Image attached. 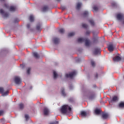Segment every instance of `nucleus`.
<instances>
[{
  "instance_id": "obj_1",
  "label": "nucleus",
  "mask_w": 124,
  "mask_h": 124,
  "mask_svg": "<svg viewBox=\"0 0 124 124\" xmlns=\"http://www.w3.org/2000/svg\"><path fill=\"white\" fill-rule=\"evenodd\" d=\"M62 114H66L68 112H71V108L68 105H63L60 109Z\"/></svg>"
},
{
  "instance_id": "obj_2",
  "label": "nucleus",
  "mask_w": 124,
  "mask_h": 124,
  "mask_svg": "<svg viewBox=\"0 0 124 124\" xmlns=\"http://www.w3.org/2000/svg\"><path fill=\"white\" fill-rule=\"evenodd\" d=\"M78 42L79 43H82V42H85V46H90L91 43H90V41L88 38H79L78 39Z\"/></svg>"
},
{
  "instance_id": "obj_3",
  "label": "nucleus",
  "mask_w": 124,
  "mask_h": 124,
  "mask_svg": "<svg viewBox=\"0 0 124 124\" xmlns=\"http://www.w3.org/2000/svg\"><path fill=\"white\" fill-rule=\"evenodd\" d=\"M75 75H76V72L74 71L69 74H66L65 77H66V78H72V77H74Z\"/></svg>"
},
{
  "instance_id": "obj_4",
  "label": "nucleus",
  "mask_w": 124,
  "mask_h": 124,
  "mask_svg": "<svg viewBox=\"0 0 124 124\" xmlns=\"http://www.w3.org/2000/svg\"><path fill=\"white\" fill-rule=\"evenodd\" d=\"M0 14H1L4 18H7V17L9 16L8 13L4 12L2 9H0Z\"/></svg>"
},
{
  "instance_id": "obj_5",
  "label": "nucleus",
  "mask_w": 124,
  "mask_h": 124,
  "mask_svg": "<svg viewBox=\"0 0 124 124\" xmlns=\"http://www.w3.org/2000/svg\"><path fill=\"white\" fill-rule=\"evenodd\" d=\"M108 48L109 52H112L114 51V45L113 44H110L108 46Z\"/></svg>"
},
{
  "instance_id": "obj_6",
  "label": "nucleus",
  "mask_w": 124,
  "mask_h": 124,
  "mask_svg": "<svg viewBox=\"0 0 124 124\" xmlns=\"http://www.w3.org/2000/svg\"><path fill=\"white\" fill-rule=\"evenodd\" d=\"M14 82L16 85H20L22 83V80H21L20 78H16L14 79Z\"/></svg>"
},
{
  "instance_id": "obj_7",
  "label": "nucleus",
  "mask_w": 124,
  "mask_h": 124,
  "mask_svg": "<svg viewBox=\"0 0 124 124\" xmlns=\"http://www.w3.org/2000/svg\"><path fill=\"white\" fill-rule=\"evenodd\" d=\"M36 30L38 31H41L42 28H41V24L40 23H38L36 27Z\"/></svg>"
},
{
  "instance_id": "obj_8",
  "label": "nucleus",
  "mask_w": 124,
  "mask_h": 124,
  "mask_svg": "<svg viewBox=\"0 0 124 124\" xmlns=\"http://www.w3.org/2000/svg\"><path fill=\"white\" fill-rule=\"evenodd\" d=\"M100 53V48H95L93 51L94 55H97Z\"/></svg>"
},
{
  "instance_id": "obj_9",
  "label": "nucleus",
  "mask_w": 124,
  "mask_h": 124,
  "mask_svg": "<svg viewBox=\"0 0 124 124\" xmlns=\"http://www.w3.org/2000/svg\"><path fill=\"white\" fill-rule=\"evenodd\" d=\"M117 19H118L119 21H121V20H123V19H124V16L122 14H117Z\"/></svg>"
},
{
  "instance_id": "obj_10",
  "label": "nucleus",
  "mask_w": 124,
  "mask_h": 124,
  "mask_svg": "<svg viewBox=\"0 0 124 124\" xmlns=\"http://www.w3.org/2000/svg\"><path fill=\"white\" fill-rule=\"evenodd\" d=\"M121 60L122 58L119 56H117L113 58L114 62H120V61H121Z\"/></svg>"
},
{
  "instance_id": "obj_11",
  "label": "nucleus",
  "mask_w": 124,
  "mask_h": 124,
  "mask_svg": "<svg viewBox=\"0 0 124 124\" xmlns=\"http://www.w3.org/2000/svg\"><path fill=\"white\" fill-rule=\"evenodd\" d=\"M53 42L54 44H59L60 42V39H59L58 38H53Z\"/></svg>"
},
{
  "instance_id": "obj_12",
  "label": "nucleus",
  "mask_w": 124,
  "mask_h": 124,
  "mask_svg": "<svg viewBox=\"0 0 124 124\" xmlns=\"http://www.w3.org/2000/svg\"><path fill=\"white\" fill-rule=\"evenodd\" d=\"M44 115H48L49 114V109L47 108H45L44 109Z\"/></svg>"
},
{
  "instance_id": "obj_13",
  "label": "nucleus",
  "mask_w": 124,
  "mask_h": 124,
  "mask_svg": "<svg viewBox=\"0 0 124 124\" xmlns=\"http://www.w3.org/2000/svg\"><path fill=\"white\" fill-rule=\"evenodd\" d=\"M108 117H109L108 113H105V114H102V118H103V119L104 120H106V119H107V118H108Z\"/></svg>"
},
{
  "instance_id": "obj_14",
  "label": "nucleus",
  "mask_w": 124,
  "mask_h": 124,
  "mask_svg": "<svg viewBox=\"0 0 124 124\" xmlns=\"http://www.w3.org/2000/svg\"><path fill=\"white\" fill-rule=\"evenodd\" d=\"M89 16V12L85 11L84 12H83V14H82V16L83 17H87V16Z\"/></svg>"
},
{
  "instance_id": "obj_15",
  "label": "nucleus",
  "mask_w": 124,
  "mask_h": 124,
  "mask_svg": "<svg viewBox=\"0 0 124 124\" xmlns=\"http://www.w3.org/2000/svg\"><path fill=\"white\" fill-rule=\"evenodd\" d=\"M119 108H124V102H121L118 105Z\"/></svg>"
},
{
  "instance_id": "obj_16",
  "label": "nucleus",
  "mask_w": 124,
  "mask_h": 124,
  "mask_svg": "<svg viewBox=\"0 0 124 124\" xmlns=\"http://www.w3.org/2000/svg\"><path fill=\"white\" fill-rule=\"evenodd\" d=\"M94 113L95 114H96V115H99V114L101 113V110L99 109H96L94 110Z\"/></svg>"
},
{
  "instance_id": "obj_17",
  "label": "nucleus",
  "mask_w": 124,
  "mask_h": 124,
  "mask_svg": "<svg viewBox=\"0 0 124 124\" xmlns=\"http://www.w3.org/2000/svg\"><path fill=\"white\" fill-rule=\"evenodd\" d=\"M32 55L34 58H35V59H38V58H39V55L36 52H33Z\"/></svg>"
},
{
  "instance_id": "obj_18",
  "label": "nucleus",
  "mask_w": 124,
  "mask_h": 124,
  "mask_svg": "<svg viewBox=\"0 0 124 124\" xmlns=\"http://www.w3.org/2000/svg\"><path fill=\"white\" fill-rule=\"evenodd\" d=\"M111 101L113 102H116V101H118V96H114L113 97H112Z\"/></svg>"
},
{
  "instance_id": "obj_19",
  "label": "nucleus",
  "mask_w": 124,
  "mask_h": 124,
  "mask_svg": "<svg viewBox=\"0 0 124 124\" xmlns=\"http://www.w3.org/2000/svg\"><path fill=\"white\" fill-rule=\"evenodd\" d=\"M89 23L92 27H94V21L93 19L89 20Z\"/></svg>"
},
{
  "instance_id": "obj_20",
  "label": "nucleus",
  "mask_w": 124,
  "mask_h": 124,
  "mask_svg": "<svg viewBox=\"0 0 124 124\" xmlns=\"http://www.w3.org/2000/svg\"><path fill=\"white\" fill-rule=\"evenodd\" d=\"M29 20H30V22H33V21L34 20L33 16H32V15L30 16V17H29Z\"/></svg>"
},
{
  "instance_id": "obj_21",
  "label": "nucleus",
  "mask_w": 124,
  "mask_h": 124,
  "mask_svg": "<svg viewBox=\"0 0 124 124\" xmlns=\"http://www.w3.org/2000/svg\"><path fill=\"white\" fill-rule=\"evenodd\" d=\"M81 5H82V3L80 2L78 3L77 4V9H80Z\"/></svg>"
},
{
  "instance_id": "obj_22",
  "label": "nucleus",
  "mask_w": 124,
  "mask_h": 124,
  "mask_svg": "<svg viewBox=\"0 0 124 124\" xmlns=\"http://www.w3.org/2000/svg\"><path fill=\"white\" fill-rule=\"evenodd\" d=\"M61 93L63 96H65V95H66V94H65V92H64V89L62 88L61 89Z\"/></svg>"
},
{
  "instance_id": "obj_23",
  "label": "nucleus",
  "mask_w": 124,
  "mask_h": 124,
  "mask_svg": "<svg viewBox=\"0 0 124 124\" xmlns=\"http://www.w3.org/2000/svg\"><path fill=\"white\" fill-rule=\"evenodd\" d=\"M16 10V7L14 6H11L10 7V11H15Z\"/></svg>"
},
{
  "instance_id": "obj_24",
  "label": "nucleus",
  "mask_w": 124,
  "mask_h": 124,
  "mask_svg": "<svg viewBox=\"0 0 124 124\" xmlns=\"http://www.w3.org/2000/svg\"><path fill=\"white\" fill-rule=\"evenodd\" d=\"M19 109H20V110H23V109H24V104L22 103L19 104Z\"/></svg>"
},
{
  "instance_id": "obj_25",
  "label": "nucleus",
  "mask_w": 124,
  "mask_h": 124,
  "mask_svg": "<svg viewBox=\"0 0 124 124\" xmlns=\"http://www.w3.org/2000/svg\"><path fill=\"white\" fill-rule=\"evenodd\" d=\"M82 27L84 29H88L89 26L88 25H87L86 24L83 23L82 24Z\"/></svg>"
},
{
  "instance_id": "obj_26",
  "label": "nucleus",
  "mask_w": 124,
  "mask_h": 124,
  "mask_svg": "<svg viewBox=\"0 0 124 124\" xmlns=\"http://www.w3.org/2000/svg\"><path fill=\"white\" fill-rule=\"evenodd\" d=\"M91 63L93 67H94V66H95V62H94V61H93V60H91Z\"/></svg>"
},
{
  "instance_id": "obj_27",
  "label": "nucleus",
  "mask_w": 124,
  "mask_h": 124,
  "mask_svg": "<svg viewBox=\"0 0 124 124\" xmlns=\"http://www.w3.org/2000/svg\"><path fill=\"white\" fill-rule=\"evenodd\" d=\"M81 115L83 117H86V116H87V112H86V111H82L81 112Z\"/></svg>"
},
{
  "instance_id": "obj_28",
  "label": "nucleus",
  "mask_w": 124,
  "mask_h": 124,
  "mask_svg": "<svg viewBox=\"0 0 124 124\" xmlns=\"http://www.w3.org/2000/svg\"><path fill=\"white\" fill-rule=\"evenodd\" d=\"M47 10H48V6H45L44 7H43V11L44 12H45V11H47Z\"/></svg>"
},
{
  "instance_id": "obj_29",
  "label": "nucleus",
  "mask_w": 124,
  "mask_h": 124,
  "mask_svg": "<svg viewBox=\"0 0 124 124\" xmlns=\"http://www.w3.org/2000/svg\"><path fill=\"white\" fill-rule=\"evenodd\" d=\"M75 34V33L74 32L69 33L68 34V36L69 37H70L71 36H73Z\"/></svg>"
},
{
  "instance_id": "obj_30",
  "label": "nucleus",
  "mask_w": 124,
  "mask_h": 124,
  "mask_svg": "<svg viewBox=\"0 0 124 124\" xmlns=\"http://www.w3.org/2000/svg\"><path fill=\"white\" fill-rule=\"evenodd\" d=\"M53 76L54 78H57V77H58V74H57V72H56V71L53 72Z\"/></svg>"
},
{
  "instance_id": "obj_31",
  "label": "nucleus",
  "mask_w": 124,
  "mask_h": 124,
  "mask_svg": "<svg viewBox=\"0 0 124 124\" xmlns=\"http://www.w3.org/2000/svg\"><path fill=\"white\" fill-rule=\"evenodd\" d=\"M59 32H60V33H63L64 32V29H60Z\"/></svg>"
},
{
  "instance_id": "obj_32",
  "label": "nucleus",
  "mask_w": 124,
  "mask_h": 124,
  "mask_svg": "<svg viewBox=\"0 0 124 124\" xmlns=\"http://www.w3.org/2000/svg\"><path fill=\"white\" fill-rule=\"evenodd\" d=\"M93 9L94 11H97L98 10V7H97L96 6H95L93 7Z\"/></svg>"
},
{
  "instance_id": "obj_33",
  "label": "nucleus",
  "mask_w": 124,
  "mask_h": 124,
  "mask_svg": "<svg viewBox=\"0 0 124 124\" xmlns=\"http://www.w3.org/2000/svg\"><path fill=\"white\" fill-rule=\"evenodd\" d=\"M4 92V89H3V88H0V93H3Z\"/></svg>"
},
{
  "instance_id": "obj_34",
  "label": "nucleus",
  "mask_w": 124,
  "mask_h": 124,
  "mask_svg": "<svg viewBox=\"0 0 124 124\" xmlns=\"http://www.w3.org/2000/svg\"><path fill=\"white\" fill-rule=\"evenodd\" d=\"M3 95H7L8 94V91H6L5 92H3Z\"/></svg>"
},
{
  "instance_id": "obj_35",
  "label": "nucleus",
  "mask_w": 124,
  "mask_h": 124,
  "mask_svg": "<svg viewBox=\"0 0 124 124\" xmlns=\"http://www.w3.org/2000/svg\"><path fill=\"white\" fill-rule=\"evenodd\" d=\"M49 124H59V121H55L54 122H50Z\"/></svg>"
},
{
  "instance_id": "obj_36",
  "label": "nucleus",
  "mask_w": 124,
  "mask_h": 124,
  "mask_svg": "<svg viewBox=\"0 0 124 124\" xmlns=\"http://www.w3.org/2000/svg\"><path fill=\"white\" fill-rule=\"evenodd\" d=\"M27 74H30V73H31V68H28L27 69Z\"/></svg>"
},
{
  "instance_id": "obj_37",
  "label": "nucleus",
  "mask_w": 124,
  "mask_h": 124,
  "mask_svg": "<svg viewBox=\"0 0 124 124\" xmlns=\"http://www.w3.org/2000/svg\"><path fill=\"white\" fill-rule=\"evenodd\" d=\"M25 118L26 121H28V120H29V118H30V117H29V115L26 114V115H25Z\"/></svg>"
},
{
  "instance_id": "obj_38",
  "label": "nucleus",
  "mask_w": 124,
  "mask_h": 124,
  "mask_svg": "<svg viewBox=\"0 0 124 124\" xmlns=\"http://www.w3.org/2000/svg\"><path fill=\"white\" fill-rule=\"evenodd\" d=\"M3 110H0V116H1V115H3Z\"/></svg>"
},
{
  "instance_id": "obj_39",
  "label": "nucleus",
  "mask_w": 124,
  "mask_h": 124,
  "mask_svg": "<svg viewBox=\"0 0 124 124\" xmlns=\"http://www.w3.org/2000/svg\"><path fill=\"white\" fill-rule=\"evenodd\" d=\"M90 33H91V31H87L86 32V35H89V34H90Z\"/></svg>"
},
{
  "instance_id": "obj_40",
  "label": "nucleus",
  "mask_w": 124,
  "mask_h": 124,
  "mask_svg": "<svg viewBox=\"0 0 124 124\" xmlns=\"http://www.w3.org/2000/svg\"><path fill=\"white\" fill-rule=\"evenodd\" d=\"M27 28L30 29L31 28V24H28L27 25Z\"/></svg>"
},
{
  "instance_id": "obj_41",
  "label": "nucleus",
  "mask_w": 124,
  "mask_h": 124,
  "mask_svg": "<svg viewBox=\"0 0 124 124\" xmlns=\"http://www.w3.org/2000/svg\"><path fill=\"white\" fill-rule=\"evenodd\" d=\"M4 6H5V7H6V8H8V5H7V4H4Z\"/></svg>"
},
{
  "instance_id": "obj_42",
  "label": "nucleus",
  "mask_w": 124,
  "mask_h": 124,
  "mask_svg": "<svg viewBox=\"0 0 124 124\" xmlns=\"http://www.w3.org/2000/svg\"><path fill=\"white\" fill-rule=\"evenodd\" d=\"M16 22H18V19H16L15 20V23H16Z\"/></svg>"
},
{
  "instance_id": "obj_43",
  "label": "nucleus",
  "mask_w": 124,
  "mask_h": 124,
  "mask_svg": "<svg viewBox=\"0 0 124 124\" xmlns=\"http://www.w3.org/2000/svg\"><path fill=\"white\" fill-rule=\"evenodd\" d=\"M97 77H98V74H96V78H97Z\"/></svg>"
},
{
  "instance_id": "obj_44",
  "label": "nucleus",
  "mask_w": 124,
  "mask_h": 124,
  "mask_svg": "<svg viewBox=\"0 0 124 124\" xmlns=\"http://www.w3.org/2000/svg\"><path fill=\"white\" fill-rule=\"evenodd\" d=\"M1 1H4L5 0H0Z\"/></svg>"
},
{
  "instance_id": "obj_45",
  "label": "nucleus",
  "mask_w": 124,
  "mask_h": 124,
  "mask_svg": "<svg viewBox=\"0 0 124 124\" xmlns=\"http://www.w3.org/2000/svg\"><path fill=\"white\" fill-rule=\"evenodd\" d=\"M123 24L124 25V20L123 21Z\"/></svg>"
},
{
  "instance_id": "obj_46",
  "label": "nucleus",
  "mask_w": 124,
  "mask_h": 124,
  "mask_svg": "<svg viewBox=\"0 0 124 124\" xmlns=\"http://www.w3.org/2000/svg\"><path fill=\"white\" fill-rule=\"evenodd\" d=\"M57 1H61V0H57Z\"/></svg>"
},
{
  "instance_id": "obj_47",
  "label": "nucleus",
  "mask_w": 124,
  "mask_h": 124,
  "mask_svg": "<svg viewBox=\"0 0 124 124\" xmlns=\"http://www.w3.org/2000/svg\"><path fill=\"white\" fill-rule=\"evenodd\" d=\"M15 78H19V77H15Z\"/></svg>"
},
{
  "instance_id": "obj_48",
  "label": "nucleus",
  "mask_w": 124,
  "mask_h": 124,
  "mask_svg": "<svg viewBox=\"0 0 124 124\" xmlns=\"http://www.w3.org/2000/svg\"><path fill=\"white\" fill-rule=\"evenodd\" d=\"M113 6H115V4H113Z\"/></svg>"
}]
</instances>
